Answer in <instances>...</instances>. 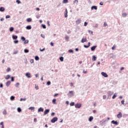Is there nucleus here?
I'll list each match as a JSON object with an SVG mask.
<instances>
[{
  "label": "nucleus",
  "mask_w": 128,
  "mask_h": 128,
  "mask_svg": "<svg viewBox=\"0 0 128 128\" xmlns=\"http://www.w3.org/2000/svg\"><path fill=\"white\" fill-rule=\"evenodd\" d=\"M55 122H58V118L54 117L51 120V122L54 124Z\"/></svg>",
  "instance_id": "f257e3e1"
},
{
  "label": "nucleus",
  "mask_w": 128,
  "mask_h": 128,
  "mask_svg": "<svg viewBox=\"0 0 128 128\" xmlns=\"http://www.w3.org/2000/svg\"><path fill=\"white\" fill-rule=\"evenodd\" d=\"M101 74L102 76H104V78H108V75L104 72H102Z\"/></svg>",
  "instance_id": "f03ea898"
},
{
  "label": "nucleus",
  "mask_w": 128,
  "mask_h": 128,
  "mask_svg": "<svg viewBox=\"0 0 128 128\" xmlns=\"http://www.w3.org/2000/svg\"><path fill=\"white\" fill-rule=\"evenodd\" d=\"M75 108H82V104H76L75 105Z\"/></svg>",
  "instance_id": "7ed1b4c3"
},
{
  "label": "nucleus",
  "mask_w": 128,
  "mask_h": 128,
  "mask_svg": "<svg viewBox=\"0 0 128 128\" xmlns=\"http://www.w3.org/2000/svg\"><path fill=\"white\" fill-rule=\"evenodd\" d=\"M122 117V114L121 112H119L118 114H117V118H121Z\"/></svg>",
  "instance_id": "20e7f679"
},
{
  "label": "nucleus",
  "mask_w": 128,
  "mask_h": 128,
  "mask_svg": "<svg viewBox=\"0 0 128 128\" xmlns=\"http://www.w3.org/2000/svg\"><path fill=\"white\" fill-rule=\"evenodd\" d=\"M50 112V109H46L44 112V115L46 116V114H48Z\"/></svg>",
  "instance_id": "39448f33"
},
{
  "label": "nucleus",
  "mask_w": 128,
  "mask_h": 128,
  "mask_svg": "<svg viewBox=\"0 0 128 128\" xmlns=\"http://www.w3.org/2000/svg\"><path fill=\"white\" fill-rule=\"evenodd\" d=\"M68 95L70 96H74V91H70Z\"/></svg>",
  "instance_id": "423d86ee"
},
{
  "label": "nucleus",
  "mask_w": 128,
  "mask_h": 128,
  "mask_svg": "<svg viewBox=\"0 0 128 128\" xmlns=\"http://www.w3.org/2000/svg\"><path fill=\"white\" fill-rule=\"evenodd\" d=\"M26 77L28 78H30L32 77V76H30V73H28V72H26Z\"/></svg>",
  "instance_id": "0eeeda50"
},
{
  "label": "nucleus",
  "mask_w": 128,
  "mask_h": 128,
  "mask_svg": "<svg viewBox=\"0 0 128 128\" xmlns=\"http://www.w3.org/2000/svg\"><path fill=\"white\" fill-rule=\"evenodd\" d=\"M112 124H116V126H118V122L116 121H114V120H112L111 122Z\"/></svg>",
  "instance_id": "6e6552de"
},
{
  "label": "nucleus",
  "mask_w": 128,
  "mask_h": 128,
  "mask_svg": "<svg viewBox=\"0 0 128 128\" xmlns=\"http://www.w3.org/2000/svg\"><path fill=\"white\" fill-rule=\"evenodd\" d=\"M81 22H82V20L80 19H78V20H76V24H80Z\"/></svg>",
  "instance_id": "1a4fd4ad"
},
{
  "label": "nucleus",
  "mask_w": 128,
  "mask_h": 128,
  "mask_svg": "<svg viewBox=\"0 0 128 128\" xmlns=\"http://www.w3.org/2000/svg\"><path fill=\"white\" fill-rule=\"evenodd\" d=\"M96 46H93L91 48V50L92 52H94V50H96Z\"/></svg>",
  "instance_id": "9d476101"
},
{
  "label": "nucleus",
  "mask_w": 128,
  "mask_h": 128,
  "mask_svg": "<svg viewBox=\"0 0 128 128\" xmlns=\"http://www.w3.org/2000/svg\"><path fill=\"white\" fill-rule=\"evenodd\" d=\"M64 17L68 18V9H66Z\"/></svg>",
  "instance_id": "9b49d317"
},
{
  "label": "nucleus",
  "mask_w": 128,
  "mask_h": 128,
  "mask_svg": "<svg viewBox=\"0 0 128 128\" xmlns=\"http://www.w3.org/2000/svg\"><path fill=\"white\" fill-rule=\"evenodd\" d=\"M91 10H98V6H92V8H91Z\"/></svg>",
  "instance_id": "f8f14e48"
},
{
  "label": "nucleus",
  "mask_w": 128,
  "mask_h": 128,
  "mask_svg": "<svg viewBox=\"0 0 128 128\" xmlns=\"http://www.w3.org/2000/svg\"><path fill=\"white\" fill-rule=\"evenodd\" d=\"M86 42V38H82V40H81V42L84 43V42Z\"/></svg>",
  "instance_id": "ddd939ff"
},
{
  "label": "nucleus",
  "mask_w": 128,
  "mask_h": 128,
  "mask_svg": "<svg viewBox=\"0 0 128 128\" xmlns=\"http://www.w3.org/2000/svg\"><path fill=\"white\" fill-rule=\"evenodd\" d=\"M32 20V18H28L26 19V22H30Z\"/></svg>",
  "instance_id": "4468645a"
},
{
  "label": "nucleus",
  "mask_w": 128,
  "mask_h": 128,
  "mask_svg": "<svg viewBox=\"0 0 128 128\" xmlns=\"http://www.w3.org/2000/svg\"><path fill=\"white\" fill-rule=\"evenodd\" d=\"M38 112H44V108H39L38 110Z\"/></svg>",
  "instance_id": "2eb2a0df"
},
{
  "label": "nucleus",
  "mask_w": 128,
  "mask_h": 128,
  "mask_svg": "<svg viewBox=\"0 0 128 128\" xmlns=\"http://www.w3.org/2000/svg\"><path fill=\"white\" fill-rule=\"evenodd\" d=\"M92 120H94V117L91 116L90 117V118L88 119V120H89V122H92Z\"/></svg>",
  "instance_id": "dca6fc26"
},
{
  "label": "nucleus",
  "mask_w": 128,
  "mask_h": 128,
  "mask_svg": "<svg viewBox=\"0 0 128 128\" xmlns=\"http://www.w3.org/2000/svg\"><path fill=\"white\" fill-rule=\"evenodd\" d=\"M56 98H54L52 100V102L54 104H56Z\"/></svg>",
  "instance_id": "f3484780"
},
{
  "label": "nucleus",
  "mask_w": 128,
  "mask_h": 128,
  "mask_svg": "<svg viewBox=\"0 0 128 128\" xmlns=\"http://www.w3.org/2000/svg\"><path fill=\"white\" fill-rule=\"evenodd\" d=\"M108 96H112V94H114V93L110 91H109L108 92Z\"/></svg>",
  "instance_id": "a211bd4d"
},
{
  "label": "nucleus",
  "mask_w": 128,
  "mask_h": 128,
  "mask_svg": "<svg viewBox=\"0 0 128 128\" xmlns=\"http://www.w3.org/2000/svg\"><path fill=\"white\" fill-rule=\"evenodd\" d=\"M0 12H4V7L0 8Z\"/></svg>",
  "instance_id": "6ab92c4d"
},
{
  "label": "nucleus",
  "mask_w": 128,
  "mask_h": 128,
  "mask_svg": "<svg viewBox=\"0 0 128 128\" xmlns=\"http://www.w3.org/2000/svg\"><path fill=\"white\" fill-rule=\"evenodd\" d=\"M0 126H1V128H4V122H1L0 123Z\"/></svg>",
  "instance_id": "aec40b11"
},
{
  "label": "nucleus",
  "mask_w": 128,
  "mask_h": 128,
  "mask_svg": "<svg viewBox=\"0 0 128 128\" xmlns=\"http://www.w3.org/2000/svg\"><path fill=\"white\" fill-rule=\"evenodd\" d=\"M10 81H8L6 82V86H10Z\"/></svg>",
  "instance_id": "412c9836"
},
{
  "label": "nucleus",
  "mask_w": 128,
  "mask_h": 128,
  "mask_svg": "<svg viewBox=\"0 0 128 128\" xmlns=\"http://www.w3.org/2000/svg\"><path fill=\"white\" fill-rule=\"evenodd\" d=\"M26 28L27 30H32V26H28L26 27Z\"/></svg>",
  "instance_id": "4be33fe9"
},
{
  "label": "nucleus",
  "mask_w": 128,
  "mask_h": 128,
  "mask_svg": "<svg viewBox=\"0 0 128 128\" xmlns=\"http://www.w3.org/2000/svg\"><path fill=\"white\" fill-rule=\"evenodd\" d=\"M92 60L94 61L96 60V56H92Z\"/></svg>",
  "instance_id": "5701e85b"
},
{
  "label": "nucleus",
  "mask_w": 128,
  "mask_h": 128,
  "mask_svg": "<svg viewBox=\"0 0 128 128\" xmlns=\"http://www.w3.org/2000/svg\"><path fill=\"white\" fill-rule=\"evenodd\" d=\"M10 100H14V96H11L10 98Z\"/></svg>",
  "instance_id": "b1692460"
},
{
  "label": "nucleus",
  "mask_w": 128,
  "mask_h": 128,
  "mask_svg": "<svg viewBox=\"0 0 128 128\" xmlns=\"http://www.w3.org/2000/svg\"><path fill=\"white\" fill-rule=\"evenodd\" d=\"M12 38H13V40H16V38H18V36H12Z\"/></svg>",
  "instance_id": "393cba45"
},
{
  "label": "nucleus",
  "mask_w": 128,
  "mask_h": 128,
  "mask_svg": "<svg viewBox=\"0 0 128 128\" xmlns=\"http://www.w3.org/2000/svg\"><path fill=\"white\" fill-rule=\"evenodd\" d=\"M68 0H64L63 4H68Z\"/></svg>",
  "instance_id": "a878e982"
},
{
  "label": "nucleus",
  "mask_w": 128,
  "mask_h": 128,
  "mask_svg": "<svg viewBox=\"0 0 128 128\" xmlns=\"http://www.w3.org/2000/svg\"><path fill=\"white\" fill-rule=\"evenodd\" d=\"M10 78V76L7 75L6 77L5 78H6V80H9V78Z\"/></svg>",
  "instance_id": "bb28decb"
},
{
  "label": "nucleus",
  "mask_w": 128,
  "mask_h": 128,
  "mask_svg": "<svg viewBox=\"0 0 128 128\" xmlns=\"http://www.w3.org/2000/svg\"><path fill=\"white\" fill-rule=\"evenodd\" d=\"M28 44V40H25L24 42V44Z\"/></svg>",
  "instance_id": "cd10ccee"
},
{
  "label": "nucleus",
  "mask_w": 128,
  "mask_h": 128,
  "mask_svg": "<svg viewBox=\"0 0 128 128\" xmlns=\"http://www.w3.org/2000/svg\"><path fill=\"white\" fill-rule=\"evenodd\" d=\"M28 110H34V107H30Z\"/></svg>",
  "instance_id": "c85d7f7f"
},
{
  "label": "nucleus",
  "mask_w": 128,
  "mask_h": 128,
  "mask_svg": "<svg viewBox=\"0 0 128 128\" xmlns=\"http://www.w3.org/2000/svg\"><path fill=\"white\" fill-rule=\"evenodd\" d=\"M24 52L26 54H28V52L30 51L28 49H24Z\"/></svg>",
  "instance_id": "c756f323"
},
{
  "label": "nucleus",
  "mask_w": 128,
  "mask_h": 128,
  "mask_svg": "<svg viewBox=\"0 0 128 128\" xmlns=\"http://www.w3.org/2000/svg\"><path fill=\"white\" fill-rule=\"evenodd\" d=\"M21 40H22V42H24V40H26V38H24V36H22Z\"/></svg>",
  "instance_id": "7c9ffc66"
},
{
  "label": "nucleus",
  "mask_w": 128,
  "mask_h": 128,
  "mask_svg": "<svg viewBox=\"0 0 128 128\" xmlns=\"http://www.w3.org/2000/svg\"><path fill=\"white\" fill-rule=\"evenodd\" d=\"M35 60H40V58H38V56H36Z\"/></svg>",
  "instance_id": "2f4dec72"
},
{
  "label": "nucleus",
  "mask_w": 128,
  "mask_h": 128,
  "mask_svg": "<svg viewBox=\"0 0 128 128\" xmlns=\"http://www.w3.org/2000/svg\"><path fill=\"white\" fill-rule=\"evenodd\" d=\"M122 16L123 18H126V13H123Z\"/></svg>",
  "instance_id": "473e14b6"
},
{
  "label": "nucleus",
  "mask_w": 128,
  "mask_h": 128,
  "mask_svg": "<svg viewBox=\"0 0 128 128\" xmlns=\"http://www.w3.org/2000/svg\"><path fill=\"white\" fill-rule=\"evenodd\" d=\"M26 100V98H21L20 99V102H22V100Z\"/></svg>",
  "instance_id": "72a5a7b5"
},
{
  "label": "nucleus",
  "mask_w": 128,
  "mask_h": 128,
  "mask_svg": "<svg viewBox=\"0 0 128 128\" xmlns=\"http://www.w3.org/2000/svg\"><path fill=\"white\" fill-rule=\"evenodd\" d=\"M116 98V94H114V96H112V98L114 99Z\"/></svg>",
  "instance_id": "f704fd0d"
},
{
  "label": "nucleus",
  "mask_w": 128,
  "mask_h": 128,
  "mask_svg": "<svg viewBox=\"0 0 128 128\" xmlns=\"http://www.w3.org/2000/svg\"><path fill=\"white\" fill-rule=\"evenodd\" d=\"M17 110L18 112H22V109H20V108H18Z\"/></svg>",
  "instance_id": "c9c22d12"
},
{
  "label": "nucleus",
  "mask_w": 128,
  "mask_h": 128,
  "mask_svg": "<svg viewBox=\"0 0 128 128\" xmlns=\"http://www.w3.org/2000/svg\"><path fill=\"white\" fill-rule=\"evenodd\" d=\"M14 30V28L11 27L10 28V32H12Z\"/></svg>",
  "instance_id": "e433bc0d"
},
{
  "label": "nucleus",
  "mask_w": 128,
  "mask_h": 128,
  "mask_svg": "<svg viewBox=\"0 0 128 128\" xmlns=\"http://www.w3.org/2000/svg\"><path fill=\"white\" fill-rule=\"evenodd\" d=\"M60 60L61 62H64V57H60Z\"/></svg>",
  "instance_id": "4c0bfd02"
},
{
  "label": "nucleus",
  "mask_w": 128,
  "mask_h": 128,
  "mask_svg": "<svg viewBox=\"0 0 128 128\" xmlns=\"http://www.w3.org/2000/svg\"><path fill=\"white\" fill-rule=\"evenodd\" d=\"M6 72H10V68H8L6 69Z\"/></svg>",
  "instance_id": "58836bf2"
},
{
  "label": "nucleus",
  "mask_w": 128,
  "mask_h": 128,
  "mask_svg": "<svg viewBox=\"0 0 128 128\" xmlns=\"http://www.w3.org/2000/svg\"><path fill=\"white\" fill-rule=\"evenodd\" d=\"M35 88H36V90H38V86L36 84V85H35Z\"/></svg>",
  "instance_id": "ea45409f"
},
{
  "label": "nucleus",
  "mask_w": 128,
  "mask_h": 128,
  "mask_svg": "<svg viewBox=\"0 0 128 128\" xmlns=\"http://www.w3.org/2000/svg\"><path fill=\"white\" fill-rule=\"evenodd\" d=\"M10 18V15H7L6 16V18Z\"/></svg>",
  "instance_id": "a19ab883"
},
{
  "label": "nucleus",
  "mask_w": 128,
  "mask_h": 128,
  "mask_svg": "<svg viewBox=\"0 0 128 128\" xmlns=\"http://www.w3.org/2000/svg\"><path fill=\"white\" fill-rule=\"evenodd\" d=\"M108 26V24H106V22H104V26L106 27Z\"/></svg>",
  "instance_id": "79ce46f5"
},
{
  "label": "nucleus",
  "mask_w": 128,
  "mask_h": 128,
  "mask_svg": "<svg viewBox=\"0 0 128 128\" xmlns=\"http://www.w3.org/2000/svg\"><path fill=\"white\" fill-rule=\"evenodd\" d=\"M70 106H74V102H71L70 104Z\"/></svg>",
  "instance_id": "37998d69"
},
{
  "label": "nucleus",
  "mask_w": 128,
  "mask_h": 128,
  "mask_svg": "<svg viewBox=\"0 0 128 128\" xmlns=\"http://www.w3.org/2000/svg\"><path fill=\"white\" fill-rule=\"evenodd\" d=\"M4 114H6V110H4L3 112Z\"/></svg>",
  "instance_id": "c03bdc74"
},
{
  "label": "nucleus",
  "mask_w": 128,
  "mask_h": 128,
  "mask_svg": "<svg viewBox=\"0 0 128 128\" xmlns=\"http://www.w3.org/2000/svg\"><path fill=\"white\" fill-rule=\"evenodd\" d=\"M42 26L43 28H46V26L44 24H42Z\"/></svg>",
  "instance_id": "a18cd8bd"
},
{
  "label": "nucleus",
  "mask_w": 128,
  "mask_h": 128,
  "mask_svg": "<svg viewBox=\"0 0 128 128\" xmlns=\"http://www.w3.org/2000/svg\"><path fill=\"white\" fill-rule=\"evenodd\" d=\"M11 82H14V77L11 78Z\"/></svg>",
  "instance_id": "49530a36"
},
{
  "label": "nucleus",
  "mask_w": 128,
  "mask_h": 128,
  "mask_svg": "<svg viewBox=\"0 0 128 128\" xmlns=\"http://www.w3.org/2000/svg\"><path fill=\"white\" fill-rule=\"evenodd\" d=\"M106 95L103 96V100H106Z\"/></svg>",
  "instance_id": "de8ad7c7"
},
{
  "label": "nucleus",
  "mask_w": 128,
  "mask_h": 128,
  "mask_svg": "<svg viewBox=\"0 0 128 128\" xmlns=\"http://www.w3.org/2000/svg\"><path fill=\"white\" fill-rule=\"evenodd\" d=\"M68 52H74V50H68Z\"/></svg>",
  "instance_id": "09e8293b"
},
{
  "label": "nucleus",
  "mask_w": 128,
  "mask_h": 128,
  "mask_svg": "<svg viewBox=\"0 0 128 128\" xmlns=\"http://www.w3.org/2000/svg\"><path fill=\"white\" fill-rule=\"evenodd\" d=\"M34 60L33 59H32V60H30V62L31 64H34Z\"/></svg>",
  "instance_id": "8fccbe9b"
},
{
  "label": "nucleus",
  "mask_w": 128,
  "mask_h": 128,
  "mask_svg": "<svg viewBox=\"0 0 128 128\" xmlns=\"http://www.w3.org/2000/svg\"><path fill=\"white\" fill-rule=\"evenodd\" d=\"M46 50V48H44L43 49H41V48H40V52H44V50Z\"/></svg>",
  "instance_id": "3c124183"
},
{
  "label": "nucleus",
  "mask_w": 128,
  "mask_h": 128,
  "mask_svg": "<svg viewBox=\"0 0 128 128\" xmlns=\"http://www.w3.org/2000/svg\"><path fill=\"white\" fill-rule=\"evenodd\" d=\"M47 84H48V86H50V81H48V82H47Z\"/></svg>",
  "instance_id": "603ef678"
},
{
  "label": "nucleus",
  "mask_w": 128,
  "mask_h": 128,
  "mask_svg": "<svg viewBox=\"0 0 128 128\" xmlns=\"http://www.w3.org/2000/svg\"><path fill=\"white\" fill-rule=\"evenodd\" d=\"M87 25H88V22H84V26H86Z\"/></svg>",
  "instance_id": "864d4df0"
},
{
  "label": "nucleus",
  "mask_w": 128,
  "mask_h": 128,
  "mask_svg": "<svg viewBox=\"0 0 128 128\" xmlns=\"http://www.w3.org/2000/svg\"><path fill=\"white\" fill-rule=\"evenodd\" d=\"M40 36H42V38H44V35L43 34H41Z\"/></svg>",
  "instance_id": "5fc2aeb1"
},
{
  "label": "nucleus",
  "mask_w": 128,
  "mask_h": 128,
  "mask_svg": "<svg viewBox=\"0 0 128 128\" xmlns=\"http://www.w3.org/2000/svg\"><path fill=\"white\" fill-rule=\"evenodd\" d=\"M18 40L14 41V44H18Z\"/></svg>",
  "instance_id": "6e6d98bb"
},
{
  "label": "nucleus",
  "mask_w": 128,
  "mask_h": 128,
  "mask_svg": "<svg viewBox=\"0 0 128 128\" xmlns=\"http://www.w3.org/2000/svg\"><path fill=\"white\" fill-rule=\"evenodd\" d=\"M18 86H20V84L16 83V88H18Z\"/></svg>",
  "instance_id": "4d7b16f0"
},
{
  "label": "nucleus",
  "mask_w": 128,
  "mask_h": 128,
  "mask_svg": "<svg viewBox=\"0 0 128 128\" xmlns=\"http://www.w3.org/2000/svg\"><path fill=\"white\" fill-rule=\"evenodd\" d=\"M16 2H18V4H20V0H16Z\"/></svg>",
  "instance_id": "13d9d810"
},
{
  "label": "nucleus",
  "mask_w": 128,
  "mask_h": 128,
  "mask_svg": "<svg viewBox=\"0 0 128 128\" xmlns=\"http://www.w3.org/2000/svg\"><path fill=\"white\" fill-rule=\"evenodd\" d=\"M58 96V94H54V98H56V96Z\"/></svg>",
  "instance_id": "bf43d9fd"
},
{
  "label": "nucleus",
  "mask_w": 128,
  "mask_h": 128,
  "mask_svg": "<svg viewBox=\"0 0 128 128\" xmlns=\"http://www.w3.org/2000/svg\"><path fill=\"white\" fill-rule=\"evenodd\" d=\"M121 104H124V100H122L121 102Z\"/></svg>",
  "instance_id": "052dcab7"
},
{
  "label": "nucleus",
  "mask_w": 128,
  "mask_h": 128,
  "mask_svg": "<svg viewBox=\"0 0 128 128\" xmlns=\"http://www.w3.org/2000/svg\"><path fill=\"white\" fill-rule=\"evenodd\" d=\"M115 48H116V46H114L112 47V50H114Z\"/></svg>",
  "instance_id": "680f3d73"
},
{
  "label": "nucleus",
  "mask_w": 128,
  "mask_h": 128,
  "mask_svg": "<svg viewBox=\"0 0 128 128\" xmlns=\"http://www.w3.org/2000/svg\"><path fill=\"white\" fill-rule=\"evenodd\" d=\"M84 48H89L88 46L84 45Z\"/></svg>",
  "instance_id": "e2e57ef3"
},
{
  "label": "nucleus",
  "mask_w": 128,
  "mask_h": 128,
  "mask_svg": "<svg viewBox=\"0 0 128 128\" xmlns=\"http://www.w3.org/2000/svg\"><path fill=\"white\" fill-rule=\"evenodd\" d=\"M88 32H89L90 34H92V30H88Z\"/></svg>",
  "instance_id": "0e129e2a"
},
{
  "label": "nucleus",
  "mask_w": 128,
  "mask_h": 128,
  "mask_svg": "<svg viewBox=\"0 0 128 128\" xmlns=\"http://www.w3.org/2000/svg\"><path fill=\"white\" fill-rule=\"evenodd\" d=\"M34 122H37L36 118H34Z\"/></svg>",
  "instance_id": "69168bd1"
},
{
  "label": "nucleus",
  "mask_w": 128,
  "mask_h": 128,
  "mask_svg": "<svg viewBox=\"0 0 128 128\" xmlns=\"http://www.w3.org/2000/svg\"><path fill=\"white\" fill-rule=\"evenodd\" d=\"M124 70V68L122 67V68H120V70Z\"/></svg>",
  "instance_id": "338daca9"
},
{
  "label": "nucleus",
  "mask_w": 128,
  "mask_h": 128,
  "mask_svg": "<svg viewBox=\"0 0 128 128\" xmlns=\"http://www.w3.org/2000/svg\"><path fill=\"white\" fill-rule=\"evenodd\" d=\"M65 38H66V40H68V36H66L65 37Z\"/></svg>",
  "instance_id": "774afa93"
}]
</instances>
